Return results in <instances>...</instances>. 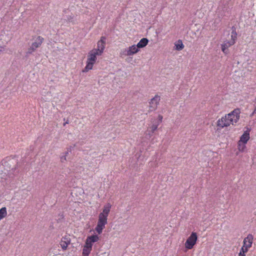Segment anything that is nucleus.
I'll return each mask as SVG.
<instances>
[{"label":"nucleus","mask_w":256,"mask_h":256,"mask_svg":"<svg viewBox=\"0 0 256 256\" xmlns=\"http://www.w3.org/2000/svg\"><path fill=\"white\" fill-rule=\"evenodd\" d=\"M43 41L44 38L40 36H38L36 38L35 41L32 43V45L33 47H34L36 49L41 46Z\"/></svg>","instance_id":"4468645a"},{"label":"nucleus","mask_w":256,"mask_h":256,"mask_svg":"<svg viewBox=\"0 0 256 256\" xmlns=\"http://www.w3.org/2000/svg\"><path fill=\"white\" fill-rule=\"evenodd\" d=\"M0 48H4V47H3V46H0Z\"/></svg>","instance_id":"c9c22d12"},{"label":"nucleus","mask_w":256,"mask_h":256,"mask_svg":"<svg viewBox=\"0 0 256 256\" xmlns=\"http://www.w3.org/2000/svg\"><path fill=\"white\" fill-rule=\"evenodd\" d=\"M70 243V239L66 236L62 238L60 244L62 248L65 250L67 249L68 246Z\"/></svg>","instance_id":"f8f14e48"},{"label":"nucleus","mask_w":256,"mask_h":256,"mask_svg":"<svg viewBox=\"0 0 256 256\" xmlns=\"http://www.w3.org/2000/svg\"><path fill=\"white\" fill-rule=\"evenodd\" d=\"M241 142H238V148L240 151V152H244V149L246 148V146L245 144H241Z\"/></svg>","instance_id":"5701e85b"},{"label":"nucleus","mask_w":256,"mask_h":256,"mask_svg":"<svg viewBox=\"0 0 256 256\" xmlns=\"http://www.w3.org/2000/svg\"><path fill=\"white\" fill-rule=\"evenodd\" d=\"M87 238L90 242H92V244L96 242L99 240V237L96 234H93L90 236H88Z\"/></svg>","instance_id":"6ab92c4d"},{"label":"nucleus","mask_w":256,"mask_h":256,"mask_svg":"<svg viewBox=\"0 0 256 256\" xmlns=\"http://www.w3.org/2000/svg\"><path fill=\"white\" fill-rule=\"evenodd\" d=\"M107 220L108 218L103 214H99L98 224L95 228V230L98 234H100L105 228V225L107 224Z\"/></svg>","instance_id":"7ed1b4c3"},{"label":"nucleus","mask_w":256,"mask_h":256,"mask_svg":"<svg viewBox=\"0 0 256 256\" xmlns=\"http://www.w3.org/2000/svg\"><path fill=\"white\" fill-rule=\"evenodd\" d=\"M254 114H256V113H254V111H253V112L250 114V116L252 118Z\"/></svg>","instance_id":"2f4dec72"},{"label":"nucleus","mask_w":256,"mask_h":256,"mask_svg":"<svg viewBox=\"0 0 256 256\" xmlns=\"http://www.w3.org/2000/svg\"><path fill=\"white\" fill-rule=\"evenodd\" d=\"M69 153V152H68V150H66V152H65L64 153H63L64 154V156H68V154Z\"/></svg>","instance_id":"7c9ffc66"},{"label":"nucleus","mask_w":256,"mask_h":256,"mask_svg":"<svg viewBox=\"0 0 256 256\" xmlns=\"http://www.w3.org/2000/svg\"><path fill=\"white\" fill-rule=\"evenodd\" d=\"M111 204L109 203H108L106 205L104 208L102 212H100V214H103L106 217L108 216V214L110 212V209L111 208Z\"/></svg>","instance_id":"f3484780"},{"label":"nucleus","mask_w":256,"mask_h":256,"mask_svg":"<svg viewBox=\"0 0 256 256\" xmlns=\"http://www.w3.org/2000/svg\"><path fill=\"white\" fill-rule=\"evenodd\" d=\"M138 48L136 46L133 45L130 46L128 50H125L122 54L124 56H132L137 53L139 50Z\"/></svg>","instance_id":"1a4fd4ad"},{"label":"nucleus","mask_w":256,"mask_h":256,"mask_svg":"<svg viewBox=\"0 0 256 256\" xmlns=\"http://www.w3.org/2000/svg\"><path fill=\"white\" fill-rule=\"evenodd\" d=\"M240 108H236L232 110L231 112L226 115L228 120L232 122V124H234V122L236 123L240 118Z\"/></svg>","instance_id":"39448f33"},{"label":"nucleus","mask_w":256,"mask_h":256,"mask_svg":"<svg viewBox=\"0 0 256 256\" xmlns=\"http://www.w3.org/2000/svg\"><path fill=\"white\" fill-rule=\"evenodd\" d=\"M198 240V236L196 232H192L190 236L188 238L185 242V248L190 250L193 248Z\"/></svg>","instance_id":"20e7f679"},{"label":"nucleus","mask_w":256,"mask_h":256,"mask_svg":"<svg viewBox=\"0 0 256 256\" xmlns=\"http://www.w3.org/2000/svg\"><path fill=\"white\" fill-rule=\"evenodd\" d=\"M91 250V248L84 246L82 250V256H88Z\"/></svg>","instance_id":"4be33fe9"},{"label":"nucleus","mask_w":256,"mask_h":256,"mask_svg":"<svg viewBox=\"0 0 256 256\" xmlns=\"http://www.w3.org/2000/svg\"><path fill=\"white\" fill-rule=\"evenodd\" d=\"M248 248H246L245 247H244L243 246L242 247L240 250V253H241L243 254H245V253L247 252L248 251Z\"/></svg>","instance_id":"a878e982"},{"label":"nucleus","mask_w":256,"mask_h":256,"mask_svg":"<svg viewBox=\"0 0 256 256\" xmlns=\"http://www.w3.org/2000/svg\"><path fill=\"white\" fill-rule=\"evenodd\" d=\"M70 20H71V18H70V19H68V21H70Z\"/></svg>","instance_id":"4c0bfd02"},{"label":"nucleus","mask_w":256,"mask_h":256,"mask_svg":"<svg viewBox=\"0 0 256 256\" xmlns=\"http://www.w3.org/2000/svg\"><path fill=\"white\" fill-rule=\"evenodd\" d=\"M254 111V113H256V106L255 107Z\"/></svg>","instance_id":"f704fd0d"},{"label":"nucleus","mask_w":256,"mask_h":256,"mask_svg":"<svg viewBox=\"0 0 256 256\" xmlns=\"http://www.w3.org/2000/svg\"><path fill=\"white\" fill-rule=\"evenodd\" d=\"M36 50V48H34V47H33V46L32 45H31V46H30V48L28 49V52H27V54H32L35 50Z\"/></svg>","instance_id":"393cba45"},{"label":"nucleus","mask_w":256,"mask_h":256,"mask_svg":"<svg viewBox=\"0 0 256 256\" xmlns=\"http://www.w3.org/2000/svg\"><path fill=\"white\" fill-rule=\"evenodd\" d=\"M175 46L176 50H180L184 48V45L182 44V41L179 40L175 43Z\"/></svg>","instance_id":"a211bd4d"},{"label":"nucleus","mask_w":256,"mask_h":256,"mask_svg":"<svg viewBox=\"0 0 256 256\" xmlns=\"http://www.w3.org/2000/svg\"><path fill=\"white\" fill-rule=\"evenodd\" d=\"M7 214L6 208L3 207L0 209V220L4 218Z\"/></svg>","instance_id":"aec40b11"},{"label":"nucleus","mask_w":256,"mask_h":256,"mask_svg":"<svg viewBox=\"0 0 256 256\" xmlns=\"http://www.w3.org/2000/svg\"><path fill=\"white\" fill-rule=\"evenodd\" d=\"M2 48H0V51H2Z\"/></svg>","instance_id":"58836bf2"},{"label":"nucleus","mask_w":256,"mask_h":256,"mask_svg":"<svg viewBox=\"0 0 256 256\" xmlns=\"http://www.w3.org/2000/svg\"><path fill=\"white\" fill-rule=\"evenodd\" d=\"M84 246L92 249V243L90 242L89 240H88V239L86 238Z\"/></svg>","instance_id":"b1692460"},{"label":"nucleus","mask_w":256,"mask_h":256,"mask_svg":"<svg viewBox=\"0 0 256 256\" xmlns=\"http://www.w3.org/2000/svg\"><path fill=\"white\" fill-rule=\"evenodd\" d=\"M96 50H92L88 52V58L86 61V65L83 70V72H87L92 68L94 64L96 62L97 56H101Z\"/></svg>","instance_id":"f03ea898"},{"label":"nucleus","mask_w":256,"mask_h":256,"mask_svg":"<svg viewBox=\"0 0 256 256\" xmlns=\"http://www.w3.org/2000/svg\"><path fill=\"white\" fill-rule=\"evenodd\" d=\"M70 20H71V18H70V19H68V21H70Z\"/></svg>","instance_id":"e433bc0d"},{"label":"nucleus","mask_w":256,"mask_h":256,"mask_svg":"<svg viewBox=\"0 0 256 256\" xmlns=\"http://www.w3.org/2000/svg\"><path fill=\"white\" fill-rule=\"evenodd\" d=\"M72 148V146H70V147L67 148V150L69 152H71Z\"/></svg>","instance_id":"c756f323"},{"label":"nucleus","mask_w":256,"mask_h":256,"mask_svg":"<svg viewBox=\"0 0 256 256\" xmlns=\"http://www.w3.org/2000/svg\"><path fill=\"white\" fill-rule=\"evenodd\" d=\"M160 100V96L158 95H156L154 98L151 99L150 102H149V112H152L155 110Z\"/></svg>","instance_id":"423d86ee"},{"label":"nucleus","mask_w":256,"mask_h":256,"mask_svg":"<svg viewBox=\"0 0 256 256\" xmlns=\"http://www.w3.org/2000/svg\"><path fill=\"white\" fill-rule=\"evenodd\" d=\"M159 124H160L154 120L152 122V126L148 130V134L150 135V137L154 132Z\"/></svg>","instance_id":"ddd939ff"},{"label":"nucleus","mask_w":256,"mask_h":256,"mask_svg":"<svg viewBox=\"0 0 256 256\" xmlns=\"http://www.w3.org/2000/svg\"><path fill=\"white\" fill-rule=\"evenodd\" d=\"M66 160V156L62 155L60 156V162H64Z\"/></svg>","instance_id":"c85d7f7f"},{"label":"nucleus","mask_w":256,"mask_h":256,"mask_svg":"<svg viewBox=\"0 0 256 256\" xmlns=\"http://www.w3.org/2000/svg\"><path fill=\"white\" fill-rule=\"evenodd\" d=\"M254 236L252 234H248V236L244 238L243 242V246L248 249L252 246V244Z\"/></svg>","instance_id":"9b49d317"},{"label":"nucleus","mask_w":256,"mask_h":256,"mask_svg":"<svg viewBox=\"0 0 256 256\" xmlns=\"http://www.w3.org/2000/svg\"><path fill=\"white\" fill-rule=\"evenodd\" d=\"M84 0H82V2H84Z\"/></svg>","instance_id":"a19ab883"},{"label":"nucleus","mask_w":256,"mask_h":256,"mask_svg":"<svg viewBox=\"0 0 256 256\" xmlns=\"http://www.w3.org/2000/svg\"><path fill=\"white\" fill-rule=\"evenodd\" d=\"M148 42V40L146 38H142L138 43L136 46L138 48H143L146 46Z\"/></svg>","instance_id":"dca6fc26"},{"label":"nucleus","mask_w":256,"mask_h":256,"mask_svg":"<svg viewBox=\"0 0 256 256\" xmlns=\"http://www.w3.org/2000/svg\"><path fill=\"white\" fill-rule=\"evenodd\" d=\"M232 34H231V40H234V42L236 41V38H237V33L236 32V28L234 26H232Z\"/></svg>","instance_id":"412c9836"},{"label":"nucleus","mask_w":256,"mask_h":256,"mask_svg":"<svg viewBox=\"0 0 256 256\" xmlns=\"http://www.w3.org/2000/svg\"><path fill=\"white\" fill-rule=\"evenodd\" d=\"M234 43L235 42L234 40L224 41V43L221 44L222 50L226 54H228L229 52L228 48L234 44Z\"/></svg>","instance_id":"0eeeda50"},{"label":"nucleus","mask_w":256,"mask_h":256,"mask_svg":"<svg viewBox=\"0 0 256 256\" xmlns=\"http://www.w3.org/2000/svg\"><path fill=\"white\" fill-rule=\"evenodd\" d=\"M105 44H103L98 41L97 43V48L93 50H96V51L99 53V54H102L105 48Z\"/></svg>","instance_id":"2eb2a0df"},{"label":"nucleus","mask_w":256,"mask_h":256,"mask_svg":"<svg viewBox=\"0 0 256 256\" xmlns=\"http://www.w3.org/2000/svg\"><path fill=\"white\" fill-rule=\"evenodd\" d=\"M2 48H0V51H2Z\"/></svg>","instance_id":"ea45409f"},{"label":"nucleus","mask_w":256,"mask_h":256,"mask_svg":"<svg viewBox=\"0 0 256 256\" xmlns=\"http://www.w3.org/2000/svg\"><path fill=\"white\" fill-rule=\"evenodd\" d=\"M232 122L228 120L227 116H226L222 118L219 119L217 122V126L222 128L229 126Z\"/></svg>","instance_id":"6e6552de"},{"label":"nucleus","mask_w":256,"mask_h":256,"mask_svg":"<svg viewBox=\"0 0 256 256\" xmlns=\"http://www.w3.org/2000/svg\"><path fill=\"white\" fill-rule=\"evenodd\" d=\"M18 160L16 156L8 157L2 161V164L8 171H12L14 173L18 164Z\"/></svg>","instance_id":"f257e3e1"},{"label":"nucleus","mask_w":256,"mask_h":256,"mask_svg":"<svg viewBox=\"0 0 256 256\" xmlns=\"http://www.w3.org/2000/svg\"><path fill=\"white\" fill-rule=\"evenodd\" d=\"M246 128V130L244 131V134L241 136L240 137V140L238 141L240 142H242L244 144H246L247 143L248 141L250 139V132L251 130L250 128H248V127Z\"/></svg>","instance_id":"9d476101"},{"label":"nucleus","mask_w":256,"mask_h":256,"mask_svg":"<svg viewBox=\"0 0 256 256\" xmlns=\"http://www.w3.org/2000/svg\"><path fill=\"white\" fill-rule=\"evenodd\" d=\"M68 124V120L66 122L64 123V126H66V124Z\"/></svg>","instance_id":"473e14b6"},{"label":"nucleus","mask_w":256,"mask_h":256,"mask_svg":"<svg viewBox=\"0 0 256 256\" xmlns=\"http://www.w3.org/2000/svg\"><path fill=\"white\" fill-rule=\"evenodd\" d=\"M238 256H246V254H243L241 253H239Z\"/></svg>","instance_id":"72a5a7b5"},{"label":"nucleus","mask_w":256,"mask_h":256,"mask_svg":"<svg viewBox=\"0 0 256 256\" xmlns=\"http://www.w3.org/2000/svg\"><path fill=\"white\" fill-rule=\"evenodd\" d=\"M106 36H102L101 38H100V40H98V42H102L103 44H106Z\"/></svg>","instance_id":"cd10ccee"},{"label":"nucleus","mask_w":256,"mask_h":256,"mask_svg":"<svg viewBox=\"0 0 256 256\" xmlns=\"http://www.w3.org/2000/svg\"><path fill=\"white\" fill-rule=\"evenodd\" d=\"M162 118H163V117L162 116L158 115V118L154 120H156V122H157L158 123H159L160 124V123L162 122Z\"/></svg>","instance_id":"bb28decb"}]
</instances>
